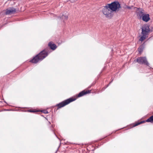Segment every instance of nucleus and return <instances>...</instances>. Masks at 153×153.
Listing matches in <instances>:
<instances>
[{
  "mask_svg": "<svg viewBox=\"0 0 153 153\" xmlns=\"http://www.w3.org/2000/svg\"><path fill=\"white\" fill-rule=\"evenodd\" d=\"M113 79H112V80L110 82V83L107 85L106 87L105 88V89L107 87H108L110 84L113 82Z\"/></svg>",
  "mask_w": 153,
  "mask_h": 153,
  "instance_id": "obj_18",
  "label": "nucleus"
},
{
  "mask_svg": "<svg viewBox=\"0 0 153 153\" xmlns=\"http://www.w3.org/2000/svg\"><path fill=\"white\" fill-rule=\"evenodd\" d=\"M76 100V98L74 99L72 98H71L66 100L64 101L57 104L56 106L58 107V108H59L65 106L66 105H67L70 102L74 101Z\"/></svg>",
  "mask_w": 153,
  "mask_h": 153,
  "instance_id": "obj_3",
  "label": "nucleus"
},
{
  "mask_svg": "<svg viewBox=\"0 0 153 153\" xmlns=\"http://www.w3.org/2000/svg\"><path fill=\"white\" fill-rule=\"evenodd\" d=\"M16 10L15 8H10L7 9L6 12V15H9L12 13H14L15 12Z\"/></svg>",
  "mask_w": 153,
  "mask_h": 153,
  "instance_id": "obj_10",
  "label": "nucleus"
},
{
  "mask_svg": "<svg viewBox=\"0 0 153 153\" xmlns=\"http://www.w3.org/2000/svg\"><path fill=\"white\" fill-rule=\"evenodd\" d=\"M76 0H69V1L71 2H73L76 1Z\"/></svg>",
  "mask_w": 153,
  "mask_h": 153,
  "instance_id": "obj_20",
  "label": "nucleus"
},
{
  "mask_svg": "<svg viewBox=\"0 0 153 153\" xmlns=\"http://www.w3.org/2000/svg\"><path fill=\"white\" fill-rule=\"evenodd\" d=\"M126 8L129 9H134L135 8H136L137 7H134L132 6H126Z\"/></svg>",
  "mask_w": 153,
  "mask_h": 153,
  "instance_id": "obj_16",
  "label": "nucleus"
},
{
  "mask_svg": "<svg viewBox=\"0 0 153 153\" xmlns=\"http://www.w3.org/2000/svg\"><path fill=\"white\" fill-rule=\"evenodd\" d=\"M150 31V29L149 25H145L142 27L141 32L142 34H144L147 36L148 34Z\"/></svg>",
  "mask_w": 153,
  "mask_h": 153,
  "instance_id": "obj_6",
  "label": "nucleus"
},
{
  "mask_svg": "<svg viewBox=\"0 0 153 153\" xmlns=\"http://www.w3.org/2000/svg\"><path fill=\"white\" fill-rule=\"evenodd\" d=\"M91 92V91H85V90H83L80 93L78 94V97H82L84 95L87 94L88 93H90Z\"/></svg>",
  "mask_w": 153,
  "mask_h": 153,
  "instance_id": "obj_11",
  "label": "nucleus"
},
{
  "mask_svg": "<svg viewBox=\"0 0 153 153\" xmlns=\"http://www.w3.org/2000/svg\"><path fill=\"white\" fill-rule=\"evenodd\" d=\"M108 5V7L112 12L119 10V9L121 8L120 4L118 1H114L111 4H107Z\"/></svg>",
  "mask_w": 153,
  "mask_h": 153,
  "instance_id": "obj_2",
  "label": "nucleus"
},
{
  "mask_svg": "<svg viewBox=\"0 0 153 153\" xmlns=\"http://www.w3.org/2000/svg\"><path fill=\"white\" fill-rule=\"evenodd\" d=\"M137 14V16L139 17V19H141V18L144 15V10L140 8H136Z\"/></svg>",
  "mask_w": 153,
  "mask_h": 153,
  "instance_id": "obj_8",
  "label": "nucleus"
},
{
  "mask_svg": "<svg viewBox=\"0 0 153 153\" xmlns=\"http://www.w3.org/2000/svg\"><path fill=\"white\" fill-rule=\"evenodd\" d=\"M42 112L45 114L48 113V111L46 110H43L42 111Z\"/></svg>",
  "mask_w": 153,
  "mask_h": 153,
  "instance_id": "obj_17",
  "label": "nucleus"
},
{
  "mask_svg": "<svg viewBox=\"0 0 153 153\" xmlns=\"http://www.w3.org/2000/svg\"><path fill=\"white\" fill-rule=\"evenodd\" d=\"M27 111L28 112H35L36 111L34 110H28Z\"/></svg>",
  "mask_w": 153,
  "mask_h": 153,
  "instance_id": "obj_19",
  "label": "nucleus"
},
{
  "mask_svg": "<svg viewBox=\"0 0 153 153\" xmlns=\"http://www.w3.org/2000/svg\"><path fill=\"white\" fill-rule=\"evenodd\" d=\"M137 62L140 64H144L147 66H149V65L146 57H140L137 58Z\"/></svg>",
  "mask_w": 153,
  "mask_h": 153,
  "instance_id": "obj_5",
  "label": "nucleus"
},
{
  "mask_svg": "<svg viewBox=\"0 0 153 153\" xmlns=\"http://www.w3.org/2000/svg\"><path fill=\"white\" fill-rule=\"evenodd\" d=\"M143 46L142 45H141L138 48V51L140 53L143 51Z\"/></svg>",
  "mask_w": 153,
  "mask_h": 153,
  "instance_id": "obj_15",
  "label": "nucleus"
},
{
  "mask_svg": "<svg viewBox=\"0 0 153 153\" xmlns=\"http://www.w3.org/2000/svg\"><path fill=\"white\" fill-rule=\"evenodd\" d=\"M145 122H150L151 123L153 122V115L151 116L148 119H147L145 121H140V122H138L137 123L135 124H134L132 127H135L136 126H138L139 125L144 123Z\"/></svg>",
  "mask_w": 153,
  "mask_h": 153,
  "instance_id": "obj_7",
  "label": "nucleus"
},
{
  "mask_svg": "<svg viewBox=\"0 0 153 153\" xmlns=\"http://www.w3.org/2000/svg\"><path fill=\"white\" fill-rule=\"evenodd\" d=\"M108 5L106 4L102 9V12L107 18H110L112 17V11L108 7Z\"/></svg>",
  "mask_w": 153,
  "mask_h": 153,
  "instance_id": "obj_4",
  "label": "nucleus"
},
{
  "mask_svg": "<svg viewBox=\"0 0 153 153\" xmlns=\"http://www.w3.org/2000/svg\"><path fill=\"white\" fill-rule=\"evenodd\" d=\"M10 110H9V109H6V110H5V111H10Z\"/></svg>",
  "mask_w": 153,
  "mask_h": 153,
  "instance_id": "obj_21",
  "label": "nucleus"
},
{
  "mask_svg": "<svg viewBox=\"0 0 153 153\" xmlns=\"http://www.w3.org/2000/svg\"><path fill=\"white\" fill-rule=\"evenodd\" d=\"M61 17H60L61 19L63 20L64 21L65 20H66L68 18V15L67 14H62L60 16Z\"/></svg>",
  "mask_w": 153,
  "mask_h": 153,
  "instance_id": "obj_13",
  "label": "nucleus"
},
{
  "mask_svg": "<svg viewBox=\"0 0 153 153\" xmlns=\"http://www.w3.org/2000/svg\"><path fill=\"white\" fill-rule=\"evenodd\" d=\"M143 35L140 37L139 40L141 41H143L144 40L146 37V35L144 34H142Z\"/></svg>",
  "mask_w": 153,
  "mask_h": 153,
  "instance_id": "obj_14",
  "label": "nucleus"
},
{
  "mask_svg": "<svg viewBox=\"0 0 153 153\" xmlns=\"http://www.w3.org/2000/svg\"><path fill=\"white\" fill-rule=\"evenodd\" d=\"M48 45L51 49L53 50H54L57 48V46L55 44L51 42L49 43Z\"/></svg>",
  "mask_w": 153,
  "mask_h": 153,
  "instance_id": "obj_12",
  "label": "nucleus"
},
{
  "mask_svg": "<svg viewBox=\"0 0 153 153\" xmlns=\"http://www.w3.org/2000/svg\"><path fill=\"white\" fill-rule=\"evenodd\" d=\"M141 19L144 22H147L150 19L149 15L148 14H144L141 18Z\"/></svg>",
  "mask_w": 153,
  "mask_h": 153,
  "instance_id": "obj_9",
  "label": "nucleus"
},
{
  "mask_svg": "<svg viewBox=\"0 0 153 153\" xmlns=\"http://www.w3.org/2000/svg\"><path fill=\"white\" fill-rule=\"evenodd\" d=\"M48 53L47 49H44L30 60V62L33 63H36L45 58L48 56Z\"/></svg>",
  "mask_w": 153,
  "mask_h": 153,
  "instance_id": "obj_1",
  "label": "nucleus"
}]
</instances>
